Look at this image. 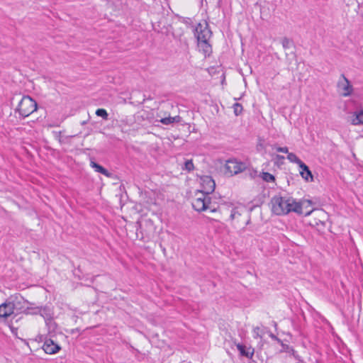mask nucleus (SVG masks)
<instances>
[{"label": "nucleus", "mask_w": 363, "mask_h": 363, "mask_svg": "<svg viewBox=\"0 0 363 363\" xmlns=\"http://www.w3.org/2000/svg\"><path fill=\"white\" fill-rule=\"evenodd\" d=\"M302 205L289 197L274 196L271 199L272 211L277 215H285L291 211L302 213Z\"/></svg>", "instance_id": "obj_1"}, {"label": "nucleus", "mask_w": 363, "mask_h": 363, "mask_svg": "<svg viewBox=\"0 0 363 363\" xmlns=\"http://www.w3.org/2000/svg\"><path fill=\"white\" fill-rule=\"evenodd\" d=\"M37 109V103L28 96H24L18 103L17 111L23 117H27Z\"/></svg>", "instance_id": "obj_2"}, {"label": "nucleus", "mask_w": 363, "mask_h": 363, "mask_svg": "<svg viewBox=\"0 0 363 363\" xmlns=\"http://www.w3.org/2000/svg\"><path fill=\"white\" fill-rule=\"evenodd\" d=\"M195 199L192 201L193 208L197 211H203L210 208V198L203 193H196Z\"/></svg>", "instance_id": "obj_3"}, {"label": "nucleus", "mask_w": 363, "mask_h": 363, "mask_svg": "<svg viewBox=\"0 0 363 363\" xmlns=\"http://www.w3.org/2000/svg\"><path fill=\"white\" fill-rule=\"evenodd\" d=\"M247 211L244 206H236L233 208L230 213V219L234 220L236 223L240 224L244 223L247 225L250 219L247 218Z\"/></svg>", "instance_id": "obj_4"}, {"label": "nucleus", "mask_w": 363, "mask_h": 363, "mask_svg": "<svg viewBox=\"0 0 363 363\" xmlns=\"http://www.w3.org/2000/svg\"><path fill=\"white\" fill-rule=\"evenodd\" d=\"M245 168V164L235 160H229L225 165V174L228 176H233L242 172Z\"/></svg>", "instance_id": "obj_5"}, {"label": "nucleus", "mask_w": 363, "mask_h": 363, "mask_svg": "<svg viewBox=\"0 0 363 363\" xmlns=\"http://www.w3.org/2000/svg\"><path fill=\"white\" fill-rule=\"evenodd\" d=\"M211 34L212 33L210 30L208 25L206 21L199 23L195 28L194 35L197 39V41L209 40L211 37Z\"/></svg>", "instance_id": "obj_6"}, {"label": "nucleus", "mask_w": 363, "mask_h": 363, "mask_svg": "<svg viewBox=\"0 0 363 363\" xmlns=\"http://www.w3.org/2000/svg\"><path fill=\"white\" fill-rule=\"evenodd\" d=\"M337 87V91L342 96H349L353 91L352 85L344 74L339 78Z\"/></svg>", "instance_id": "obj_7"}, {"label": "nucleus", "mask_w": 363, "mask_h": 363, "mask_svg": "<svg viewBox=\"0 0 363 363\" xmlns=\"http://www.w3.org/2000/svg\"><path fill=\"white\" fill-rule=\"evenodd\" d=\"M200 182L202 186V190L198 191L199 193H203L208 195L212 193L216 187L214 180L209 176H203L200 179Z\"/></svg>", "instance_id": "obj_8"}, {"label": "nucleus", "mask_w": 363, "mask_h": 363, "mask_svg": "<svg viewBox=\"0 0 363 363\" xmlns=\"http://www.w3.org/2000/svg\"><path fill=\"white\" fill-rule=\"evenodd\" d=\"M43 349L45 353L49 354H53L58 352L61 347L60 346L55 343L51 339H47L45 340L44 344L43 345Z\"/></svg>", "instance_id": "obj_9"}, {"label": "nucleus", "mask_w": 363, "mask_h": 363, "mask_svg": "<svg viewBox=\"0 0 363 363\" xmlns=\"http://www.w3.org/2000/svg\"><path fill=\"white\" fill-rule=\"evenodd\" d=\"M14 311V304L12 302H5L0 306V317L7 318Z\"/></svg>", "instance_id": "obj_10"}, {"label": "nucleus", "mask_w": 363, "mask_h": 363, "mask_svg": "<svg viewBox=\"0 0 363 363\" xmlns=\"http://www.w3.org/2000/svg\"><path fill=\"white\" fill-rule=\"evenodd\" d=\"M313 216L314 220L311 221V225L317 226L319 225H324L325 220L327 218L326 213L324 211L318 210L317 211L314 212Z\"/></svg>", "instance_id": "obj_11"}, {"label": "nucleus", "mask_w": 363, "mask_h": 363, "mask_svg": "<svg viewBox=\"0 0 363 363\" xmlns=\"http://www.w3.org/2000/svg\"><path fill=\"white\" fill-rule=\"evenodd\" d=\"M197 45L199 51L202 52L205 56H208L212 52V48L209 43V40H199L197 41Z\"/></svg>", "instance_id": "obj_12"}, {"label": "nucleus", "mask_w": 363, "mask_h": 363, "mask_svg": "<svg viewBox=\"0 0 363 363\" xmlns=\"http://www.w3.org/2000/svg\"><path fill=\"white\" fill-rule=\"evenodd\" d=\"M350 121L354 125H363V109L354 112Z\"/></svg>", "instance_id": "obj_13"}, {"label": "nucleus", "mask_w": 363, "mask_h": 363, "mask_svg": "<svg viewBox=\"0 0 363 363\" xmlns=\"http://www.w3.org/2000/svg\"><path fill=\"white\" fill-rule=\"evenodd\" d=\"M298 167L301 169L300 174L301 177L306 181H308L309 179L310 181H313V177L308 166L302 162Z\"/></svg>", "instance_id": "obj_14"}, {"label": "nucleus", "mask_w": 363, "mask_h": 363, "mask_svg": "<svg viewBox=\"0 0 363 363\" xmlns=\"http://www.w3.org/2000/svg\"><path fill=\"white\" fill-rule=\"evenodd\" d=\"M160 122H161L164 125H169L174 123H180L182 122V117H180L179 116H176L174 117L168 116L161 118L160 119Z\"/></svg>", "instance_id": "obj_15"}, {"label": "nucleus", "mask_w": 363, "mask_h": 363, "mask_svg": "<svg viewBox=\"0 0 363 363\" xmlns=\"http://www.w3.org/2000/svg\"><path fill=\"white\" fill-rule=\"evenodd\" d=\"M236 347L242 355L250 358L252 357L254 354V350L251 349L250 347L247 349L245 345L241 344H238Z\"/></svg>", "instance_id": "obj_16"}, {"label": "nucleus", "mask_w": 363, "mask_h": 363, "mask_svg": "<svg viewBox=\"0 0 363 363\" xmlns=\"http://www.w3.org/2000/svg\"><path fill=\"white\" fill-rule=\"evenodd\" d=\"M91 167H92L93 168H94V169H95V170H96V172H100V173H101L102 174L106 175V176H107V177H108V176H109V173H108V172L105 168H104L102 166H101V165H99V164H96V162H91Z\"/></svg>", "instance_id": "obj_17"}, {"label": "nucleus", "mask_w": 363, "mask_h": 363, "mask_svg": "<svg viewBox=\"0 0 363 363\" xmlns=\"http://www.w3.org/2000/svg\"><path fill=\"white\" fill-rule=\"evenodd\" d=\"M287 159L294 163L297 164L298 166L303 162L294 153L288 152Z\"/></svg>", "instance_id": "obj_18"}, {"label": "nucleus", "mask_w": 363, "mask_h": 363, "mask_svg": "<svg viewBox=\"0 0 363 363\" xmlns=\"http://www.w3.org/2000/svg\"><path fill=\"white\" fill-rule=\"evenodd\" d=\"M262 178L264 181H265L267 182H271L275 181L274 177L268 172H263L262 174Z\"/></svg>", "instance_id": "obj_19"}, {"label": "nucleus", "mask_w": 363, "mask_h": 363, "mask_svg": "<svg viewBox=\"0 0 363 363\" xmlns=\"http://www.w3.org/2000/svg\"><path fill=\"white\" fill-rule=\"evenodd\" d=\"M256 148L258 152H262L265 150V143L264 139L261 138H258Z\"/></svg>", "instance_id": "obj_20"}, {"label": "nucleus", "mask_w": 363, "mask_h": 363, "mask_svg": "<svg viewBox=\"0 0 363 363\" xmlns=\"http://www.w3.org/2000/svg\"><path fill=\"white\" fill-rule=\"evenodd\" d=\"M96 116H100V117H102L104 120H107L108 119V113L106 112V111L104 108H99L96 110Z\"/></svg>", "instance_id": "obj_21"}, {"label": "nucleus", "mask_w": 363, "mask_h": 363, "mask_svg": "<svg viewBox=\"0 0 363 363\" xmlns=\"http://www.w3.org/2000/svg\"><path fill=\"white\" fill-rule=\"evenodd\" d=\"M194 166L191 160H187L184 163V169L187 170L188 172L191 171L194 169Z\"/></svg>", "instance_id": "obj_22"}, {"label": "nucleus", "mask_w": 363, "mask_h": 363, "mask_svg": "<svg viewBox=\"0 0 363 363\" xmlns=\"http://www.w3.org/2000/svg\"><path fill=\"white\" fill-rule=\"evenodd\" d=\"M234 113L236 116L240 114L242 111V106L241 104L236 103L233 105Z\"/></svg>", "instance_id": "obj_23"}, {"label": "nucleus", "mask_w": 363, "mask_h": 363, "mask_svg": "<svg viewBox=\"0 0 363 363\" xmlns=\"http://www.w3.org/2000/svg\"><path fill=\"white\" fill-rule=\"evenodd\" d=\"M282 46L284 49H288L292 44V42L289 38H284L281 40Z\"/></svg>", "instance_id": "obj_24"}, {"label": "nucleus", "mask_w": 363, "mask_h": 363, "mask_svg": "<svg viewBox=\"0 0 363 363\" xmlns=\"http://www.w3.org/2000/svg\"><path fill=\"white\" fill-rule=\"evenodd\" d=\"M40 308L39 307H35V308H28L26 309V313H30V314H38L39 313H40Z\"/></svg>", "instance_id": "obj_25"}, {"label": "nucleus", "mask_w": 363, "mask_h": 363, "mask_svg": "<svg viewBox=\"0 0 363 363\" xmlns=\"http://www.w3.org/2000/svg\"><path fill=\"white\" fill-rule=\"evenodd\" d=\"M272 148L275 149L277 152H284V153L289 152L288 147H277L274 145H272Z\"/></svg>", "instance_id": "obj_26"}, {"label": "nucleus", "mask_w": 363, "mask_h": 363, "mask_svg": "<svg viewBox=\"0 0 363 363\" xmlns=\"http://www.w3.org/2000/svg\"><path fill=\"white\" fill-rule=\"evenodd\" d=\"M270 337H271L272 339H274V340H277V341H279V339H278V338H277L274 335H273V334H271V335H270Z\"/></svg>", "instance_id": "obj_27"}, {"label": "nucleus", "mask_w": 363, "mask_h": 363, "mask_svg": "<svg viewBox=\"0 0 363 363\" xmlns=\"http://www.w3.org/2000/svg\"><path fill=\"white\" fill-rule=\"evenodd\" d=\"M277 158H279V159H284V157H283V156L277 155Z\"/></svg>", "instance_id": "obj_28"}, {"label": "nucleus", "mask_w": 363, "mask_h": 363, "mask_svg": "<svg viewBox=\"0 0 363 363\" xmlns=\"http://www.w3.org/2000/svg\"><path fill=\"white\" fill-rule=\"evenodd\" d=\"M311 213V211H309V212L306 213V216H307V215H309Z\"/></svg>", "instance_id": "obj_29"}]
</instances>
